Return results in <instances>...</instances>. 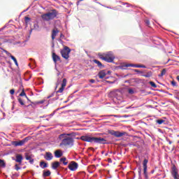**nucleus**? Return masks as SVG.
<instances>
[{"label": "nucleus", "instance_id": "40", "mask_svg": "<svg viewBox=\"0 0 179 179\" xmlns=\"http://www.w3.org/2000/svg\"><path fill=\"white\" fill-rule=\"evenodd\" d=\"M134 72H136L137 73H143V72H142L138 69H134Z\"/></svg>", "mask_w": 179, "mask_h": 179}, {"label": "nucleus", "instance_id": "25", "mask_svg": "<svg viewBox=\"0 0 179 179\" xmlns=\"http://www.w3.org/2000/svg\"><path fill=\"white\" fill-rule=\"evenodd\" d=\"M10 58L15 62L16 66H19V64H17V60L16 59V57H15L13 55H10Z\"/></svg>", "mask_w": 179, "mask_h": 179}, {"label": "nucleus", "instance_id": "57", "mask_svg": "<svg viewBox=\"0 0 179 179\" xmlns=\"http://www.w3.org/2000/svg\"><path fill=\"white\" fill-rule=\"evenodd\" d=\"M81 1H83V0H81Z\"/></svg>", "mask_w": 179, "mask_h": 179}, {"label": "nucleus", "instance_id": "41", "mask_svg": "<svg viewBox=\"0 0 179 179\" xmlns=\"http://www.w3.org/2000/svg\"><path fill=\"white\" fill-rule=\"evenodd\" d=\"M145 24H147V26H149L150 24V21H149V20H146Z\"/></svg>", "mask_w": 179, "mask_h": 179}, {"label": "nucleus", "instance_id": "32", "mask_svg": "<svg viewBox=\"0 0 179 179\" xmlns=\"http://www.w3.org/2000/svg\"><path fill=\"white\" fill-rule=\"evenodd\" d=\"M143 173L145 178L148 179V168H143Z\"/></svg>", "mask_w": 179, "mask_h": 179}, {"label": "nucleus", "instance_id": "11", "mask_svg": "<svg viewBox=\"0 0 179 179\" xmlns=\"http://www.w3.org/2000/svg\"><path fill=\"white\" fill-rule=\"evenodd\" d=\"M138 64H125L122 66V69H125V68H138Z\"/></svg>", "mask_w": 179, "mask_h": 179}, {"label": "nucleus", "instance_id": "29", "mask_svg": "<svg viewBox=\"0 0 179 179\" xmlns=\"http://www.w3.org/2000/svg\"><path fill=\"white\" fill-rule=\"evenodd\" d=\"M20 96L21 97H23L24 96L27 100H29V97H27V95H26V92H24V90H22V92L20 94Z\"/></svg>", "mask_w": 179, "mask_h": 179}, {"label": "nucleus", "instance_id": "5", "mask_svg": "<svg viewBox=\"0 0 179 179\" xmlns=\"http://www.w3.org/2000/svg\"><path fill=\"white\" fill-rule=\"evenodd\" d=\"M62 58L64 59H69V54H71V49L68 46H65L64 49L60 51Z\"/></svg>", "mask_w": 179, "mask_h": 179}, {"label": "nucleus", "instance_id": "52", "mask_svg": "<svg viewBox=\"0 0 179 179\" xmlns=\"http://www.w3.org/2000/svg\"><path fill=\"white\" fill-rule=\"evenodd\" d=\"M0 45H2V43H0Z\"/></svg>", "mask_w": 179, "mask_h": 179}, {"label": "nucleus", "instance_id": "54", "mask_svg": "<svg viewBox=\"0 0 179 179\" xmlns=\"http://www.w3.org/2000/svg\"><path fill=\"white\" fill-rule=\"evenodd\" d=\"M61 37H62V34H61Z\"/></svg>", "mask_w": 179, "mask_h": 179}, {"label": "nucleus", "instance_id": "37", "mask_svg": "<svg viewBox=\"0 0 179 179\" xmlns=\"http://www.w3.org/2000/svg\"><path fill=\"white\" fill-rule=\"evenodd\" d=\"M34 26L36 30H38V29L40 28L38 23H35Z\"/></svg>", "mask_w": 179, "mask_h": 179}, {"label": "nucleus", "instance_id": "8", "mask_svg": "<svg viewBox=\"0 0 179 179\" xmlns=\"http://www.w3.org/2000/svg\"><path fill=\"white\" fill-rule=\"evenodd\" d=\"M27 141H29V138L26 137L25 138L19 141H13L12 145L13 146H23V145H24Z\"/></svg>", "mask_w": 179, "mask_h": 179}, {"label": "nucleus", "instance_id": "23", "mask_svg": "<svg viewBox=\"0 0 179 179\" xmlns=\"http://www.w3.org/2000/svg\"><path fill=\"white\" fill-rule=\"evenodd\" d=\"M60 162L64 164V166H66L68 164V162H66V157H62L60 159Z\"/></svg>", "mask_w": 179, "mask_h": 179}, {"label": "nucleus", "instance_id": "12", "mask_svg": "<svg viewBox=\"0 0 179 179\" xmlns=\"http://www.w3.org/2000/svg\"><path fill=\"white\" fill-rule=\"evenodd\" d=\"M58 33H59V30H58V29L55 28V29H52V41H54V40H55V37H57V34H58Z\"/></svg>", "mask_w": 179, "mask_h": 179}, {"label": "nucleus", "instance_id": "26", "mask_svg": "<svg viewBox=\"0 0 179 179\" xmlns=\"http://www.w3.org/2000/svg\"><path fill=\"white\" fill-rule=\"evenodd\" d=\"M94 64H96L98 66H99V68H101V66H103V64H101V62H100V61L97 59H94Z\"/></svg>", "mask_w": 179, "mask_h": 179}, {"label": "nucleus", "instance_id": "31", "mask_svg": "<svg viewBox=\"0 0 179 179\" xmlns=\"http://www.w3.org/2000/svg\"><path fill=\"white\" fill-rule=\"evenodd\" d=\"M149 84L150 85V86H152V87H154L155 89H156V87H157V85L153 81H150Z\"/></svg>", "mask_w": 179, "mask_h": 179}, {"label": "nucleus", "instance_id": "50", "mask_svg": "<svg viewBox=\"0 0 179 179\" xmlns=\"http://www.w3.org/2000/svg\"><path fill=\"white\" fill-rule=\"evenodd\" d=\"M164 178H166V175H164Z\"/></svg>", "mask_w": 179, "mask_h": 179}, {"label": "nucleus", "instance_id": "3", "mask_svg": "<svg viewBox=\"0 0 179 179\" xmlns=\"http://www.w3.org/2000/svg\"><path fill=\"white\" fill-rule=\"evenodd\" d=\"M56 16H58V11L55 9H52L50 12L42 15L41 18L45 22H49V20H54Z\"/></svg>", "mask_w": 179, "mask_h": 179}, {"label": "nucleus", "instance_id": "33", "mask_svg": "<svg viewBox=\"0 0 179 179\" xmlns=\"http://www.w3.org/2000/svg\"><path fill=\"white\" fill-rule=\"evenodd\" d=\"M157 124H159V125H162V124H164V120L160 119L156 120Z\"/></svg>", "mask_w": 179, "mask_h": 179}, {"label": "nucleus", "instance_id": "42", "mask_svg": "<svg viewBox=\"0 0 179 179\" xmlns=\"http://www.w3.org/2000/svg\"><path fill=\"white\" fill-rule=\"evenodd\" d=\"M171 85L172 86H177V83L176 81H172Z\"/></svg>", "mask_w": 179, "mask_h": 179}, {"label": "nucleus", "instance_id": "47", "mask_svg": "<svg viewBox=\"0 0 179 179\" xmlns=\"http://www.w3.org/2000/svg\"><path fill=\"white\" fill-rule=\"evenodd\" d=\"M54 96V94H52L50 96H48V99H50V97H52Z\"/></svg>", "mask_w": 179, "mask_h": 179}, {"label": "nucleus", "instance_id": "51", "mask_svg": "<svg viewBox=\"0 0 179 179\" xmlns=\"http://www.w3.org/2000/svg\"><path fill=\"white\" fill-rule=\"evenodd\" d=\"M97 3L100 5V3L97 2Z\"/></svg>", "mask_w": 179, "mask_h": 179}, {"label": "nucleus", "instance_id": "17", "mask_svg": "<svg viewBox=\"0 0 179 179\" xmlns=\"http://www.w3.org/2000/svg\"><path fill=\"white\" fill-rule=\"evenodd\" d=\"M106 71L104 70L101 71L99 73H98V76L99 78V79H104V78L106 77Z\"/></svg>", "mask_w": 179, "mask_h": 179}, {"label": "nucleus", "instance_id": "36", "mask_svg": "<svg viewBox=\"0 0 179 179\" xmlns=\"http://www.w3.org/2000/svg\"><path fill=\"white\" fill-rule=\"evenodd\" d=\"M128 93H129V94H134V93H135V91H134V90L131 88H129L128 90Z\"/></svg>", "mask_w": 179, "mask_h": 179}, {"label": "nucleus", "instance_id": "13", "mask_svg": "<svg viewBox=\"0 0 179 179\" xmlns=\"http://www.w3.org/2000/svg\"><path fill=\"white\" fill-rule=\"evenodd\" d=\"M52 58L54 62H55V63L58 62V61H61V57H59V56H58L57 54H55V52H52Z\"/></svg>", "mask_w": 179, "mask_h": 179}, {"label": "nucleus", "instance_id": "7", "mask_svg": "<svg viewBox=\"0 0 179 179\" xmlns=\"http://www.w3.org/2000/svg\"><path fill=\"white\" fill-rule=\"evenodd\" d=\"M108 133L110 134V135H113V136H115V138H121V136H124L126 132H121L118 131H114V130H108Z\"/></svg>", "mask_w": 179, "mask_h": 179}, {"label": "nucleus", "instance_id": "10", "mask_svg": "<svg viewBox=\"0 0 179 179\" xmlns=\"http://www.w3.org/2000/svg\"><path fill=\"white\" fill-rule=\"evenodd\" d=\"M45 160H47L48 162H51L52 159H54V156L52 155V153L50 152H46L44 155Z\"/></svg>", "mask_w": 179, "mask_h": 179}, {"label": "nucleus", "instance_id": "49", "mask_svg": "<svg viewBox=\"0 0 179 179\" xmlns=\"http://www.w3.org/2000/svg\"><path fill=\"white\" fill-rule=\"evenodd\" d=\"M169 145H171V143H173V142H171V141H169Z\"/></svg>", "mask_w": 179, "mask_h": 179}, {"label": "nucleus", "instance_id": "30", "mask_svg": "<svg viewBox=\"0 0 179 179\" xmlns=\"http://www.w3.org/2000/svg\"><path fill=\"white\" fill-rule=\"evenodd\" d=\"M66 78H64L62 83V87H65L66 86Z\"/></svg>", "mask_w": 179, "mask_h": 179}, {"label": "nucleus", "instance_id": "56", "mask_svg": "<svg viewBox=\"0 0 179 179\" xmlns=\"http://www.w3.org/2000/svg\"><path fill=\"white\" fill-rule=\"evenodd\" d=\"M94 1H97V0H94Z\"/></svg>", "mask_w": 179, "mask_h": 179}, {"label": "nucleus", "instance_id": "21", "mask_svg": "<svg viewBox=\"0 0 179 179\" xmlns=\"http://www.w3.org/2000/svg\"><path fill=\"white\" fill-rule=\"evenodd\" d=\"M167 72V70L166 69H164L162 70L161 73L158 75L159 78H163L164 75H166Z\"/></svg>", "mask_w": 179, "mask_h": 179}, {"label": "nucleus", "instance_id": "27", "mask_svg": "<svg viewBox=\"0 0 179 179\" xmlns=\"http://www.w3.org/2000/svg\"><path fill=\"white\" fill-rule=\"evenodd\" d=\"M45 100H41V101H38L35 102H31L32 104H44Z\"/></svg>", "mask_w": 179, "mask_h": 179}, {"label": "nucleus", "instance_id": "19", "mask_svg": "<svg viewBox=\"0 0 179 179\" xmlns=\"http://www.w3.org/2000/svg\"><path fill=\"white\" fill-rule=\"evenodd\" d=\"M39 166L42 169H47V167H48V164H47L44 161H41L39 164Z\"/></svg>", "mask_w": 179, "mask_h": 179}, {"label": "nucleus", "instance_id": "22", "mask_svg": "<svg viewBox=\"0 0 179 179\" xmlns=\"http://www.w3.org/2000/svg\"><path fill=\"white\" fill-rule=\"evenodd\" d=\"M149 162V160L148 159H145L143 162V169H148V163Z\"/></svg>", "mask_w": 179, "mask_h": 179}, {"label": "nucleus", "instance_id": "9", "mask_svg": "<svg viewBox=\"0 0 179 179\" xmlns=\"http://www.w3.org/2000/svg\"><path fill=\"white\" fill-rule=\"evenodd\" d=\"M69 170H71V171H75L78 169V163H76V162H71L69 164Z\"/></svg>", "mask_w": 179, "mask_h": 179}, {"label": "nucleus", "instance_id": "18", "mask_svg": "<svg viewBox=\"0 0 179 179\" xmlns=\"http://www.w3.org/2000/svg\"><path fill=\"white\" fill-rule=\"evenodd\" d=\"M59 165H60V164H59V162H52V169L53 170H57V168L59 167Z\"/></svg>", "mask_w": 179, "mask_h": 179}, {"label": "nucleus", "instance_id": "55", "mask_svg": "<svg viewBox=\"0 0 179 179\" xmlns=\"http://www.w3.org/2000/svg\"><path fill=\"white\" fill-rule=\"evenodd\" d=\"M114 117H117V115H114Z\"/></svg>", "mask_w": 179, "mask_h": 179}, {"label": "nucleus", "instance_id": "15", "mask_svg": "<svg viewBox=\"0 0 179 179\" xmlns=\"http://www.w3.org/2000/svg\"><path fill=\"white\" fill-rule=\"evenodd\" d=\"M23 160V156L22 155H17L15 157V162L22 164V162Z\"/></svg>", "mask_w": 179, "mask_h": 179}, {"label": "nucleus", "instance_id": "34", "mask_svg": "<svg viewBox=\"0 0 179 179\" xmlns=\"http://www.w3.org/2000/svg\"><path fill=\"white\" fill-rule=\"evenodd\" d=\"M18 101L21 106H24V102L23 101V99L22 98H18Z\"/></svg>", "mask_w": 179, "mask_h": 179}, {"label": "nucleus", "instance_id": "2", "mask_svg": "<svg viewBox=\"0 0 179 179\" xmlns=\"http://www.w3.org/2000/svg\"><path fill=\"white\" fill-rule=\"evenodd\" d=\"M80 139L84 142H89L90 143H99L100 145H106L107 140L101 137H92L89 135L82 136Z\"/></svg>", "mask_w": 179, "mask_h": 179}, {"label": "nucleus", "instance_id": "43", "mask_svg": "<svg viewBox=\"0 0 179 179\" xmlns=\"http://www.w3.org/2000/svg\"><path fill=\"white\" fill-rule=\"evenodd\" d=\"M10 93L11 94H15V90H13V89L10 90Z\"/></svg>", "mask_w": 179, "mask_h": 179}, {"label": "nucleus", "instance_id": "24", "mask_svg": "<svg viewBox=\"0 0 179 179\" xmlns=\"http://www.w3.org/2000/svg\"><path fill=\"white\" fill-rule=\"evenodd\" d=\"M0 167H3V169H4V167H6V164L3 159H0Z\"/></svg>", "mask_w": 179, "mask_h": 179}, {"label": "nucleus", "instance_id": "39", "mask_svg": "<svg viewBox=\"0 0 179 179\" xmlns=\"http://www.w3.org/2000/svg\"><path fill=\"white\" fill-rule=\"evenodd\" d=\"M138 68H146V66L143 64H138Z\"/></svg>", "mask_w": 179, "mask_h": 179}, {"label": "nucleus", "instance_id": "6", "mask_svg": "<svg viewBox=\"0 0 179 179\" xmlns=\"http://www.w3.org/2000/svg\"><path fill=\"white\" fill-rule=\"evenodd\" d=\"M171 174L174 179H179L178 169L176 166V164H172L171 168Z\"/></svg>", "mask_w": 179, "mask_h": 179}, {"label": "nucleus", "instance_id": "1", "mask_svg": "<svg viewBox=\"0 0 179 179\" xmlns=\"http://www.w3.org/2000/svg\"><path fill=\"white\" fill-rule=\"evenodd\" d=\"M72 134H62L59 136V141H62L59 146H73V138L70 137Z\"/></svg>", "mask_w": 179, "mask_h": 179}, {"label": "nucleus", "instance_id": "48", "mask_svg": "<svg viewBox=\"0 0 179 179\" xmlns=\"http://www.w3.org/2000/svg\"><path fill=\"white\" fill-rule=\"evenodd\" d=\"M141 169H139V171H138V175L141 176Z\"/></svg>", "mask_w": 179, "mask_h": 179}, {"label": "nucleus", "instance_id": "53", "mask_svg": "<svg viewBox=\"0 0 179 179\" xmlns=\"http://www.w3.org/2000/svg\"><path fill=\"white\" fill-rule=\"evenodd\" d=\"M109 83H113V82H109Z\"/></svg>", "mask_w": 179, "mask_h": 179}, {"label": "nucleus", "instance_id": "45", "mask_svg": "<svg viewBox=\"0 0 179 179\" xmlns=\"http://www.w3.org/2000/svg\"><path fill=\"white\" fill-rule=\"evenodd\" d=\"M4 52H6V54L8 56H10V55H12L10 53H9V52L6 51V50H4Z\"/></svg>", "mask_w": 179, "mask_h": 179}, {"label": "nucleus", "instance_id": "44", "mask_svg": "<svg viewBox=\"0 0 179 179\" xmlns=\"http://www.w3.org/2000/svg\"><path fill=\"white\" fill-rule=\"evenodd\" d=\"M15 170H17V171L20 170V168L19 167V165L15 164Z\"/></svg>", "mask_w": 179, "mask_h": 179}, {"label": "nucleus", "instance_id": "4", "mask_svg": "<svg viewBox=\"0 0 179 179\" xmlns=\"http://www.w3.org/2000/svg\"><path fill=\"white\" fill-rule=\"evenodd\" d=\"M98 57L100 58V59L109 63L114 62V59H115V57H114V55L111 53V52L104 54L99 53Z\"/></svg>", "mask_w": 179, "mask_h": 179}, {"label": "nucleus", "instance_id": "16", "mask_svg": "<svg viewBox=\"0 0 179 179\" xmlns=\"http://www.w3.org/2000/svg\"><path fill=\"white\" fill-rule=\"evenodd\" d=\"M55 157L59 159V157H62V151L61 150H57L55 151Z\"/></svg>", "mask_w": 179, "mask_h": 179}, {"label": "nucleus", "instance_id": "46", "mask_svg": "<svg viewBox=\"0 0 179 179\" xmlns=\"http://www.w3.org/2000/svg\"><path fill=\"white\" fill-rule=\"evenodd\" d=\"M90 83H94L96 80L94 79L90 80Z\"/></svg>", "mask_w": 179, "mask_h": 179}, {"label": "nucleus", "instance_id": "20", "mask_svg": "<svg viewBox=\"0 0 179 179\" xmlns=\"http://www.w3.org/2000/svg\"><path fill=\"white\" fill-rule=\"evenodd\" d=\"M50 176H51V171L47 170L43 171V177H50Z\"/></svg>", "mask_w": 179, "mask_h": 179}, {"label": "nucleus", "instance_id": "14", "mask_svg": "<svg viewBox=\"0 0 179 179\" xmlns=\"http://www.w3.org/2000/svg\"><path fill=\"white\" fill-rule=\"evenodd\" d=\"M25 159L26 160L29 161L30 164H33V163H34V159L31 158V156L27 152L25 153Z\"/></svg>", "mask_w": 179, "mask_h": 179}, {"label": "nucleus", "instance_id": "35", "mask_svg": "<svg viewBox=\"0 0 179 179\" xmlns=\"http://www.w3.org/2000/svg\"><path fill=\"white\" fill-rule=\"evenodd\" d=\"M65 87H61L59 90L57 91V93H62V92H64Z\"/></svg>", "mask_w": 179, "mask_h": 179}, {"label": "nucleus", "instance_id": "28", "mask_svg": "<svg viewBox=\"0 0 179 179\" xmlns=\"http://www.w3.org/2000/svg\"><path fill=\"white\" fill-rule=\"evenodd\" d=\"M152 75H153L152 71H149L146 74L143 75V76H144V78H150V76H152Z\"/></svg>", "mask_w": 179, "mask_h": 179}, {"label": "nucleus", "instance_id": "38", "mask_svg": "<svg viewBox=\"0 0 179 179\" xmlns=\"http://www.w3.org/2000/svg\"><path fill=\"white\" fill-rule=\"evenodd\" d=\"M25 23H29V22H30V17H25Z\"/></svg>", "mask_w": 179, "mask_h": 179}]
</instances>
